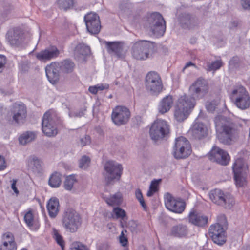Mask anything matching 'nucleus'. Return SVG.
I'll list each match as a JSON object with an SVG mask.
<instances>
[{
  "mask_svg": "<svg viewBox=\"0 0 250 250\" xmlns=\"http://www.w3.org/2000/svg\"><path fill=\"white\" fill-rule=\"evenodd\" d=\"M154 43L147 40H140L134 43L132 47V55L137 60H146L149 58L153 51Z\"/></svg>",
  "mask_w": 250,
  "mask_h": 250,
  "instance_id": "obj_7",
  "label": "nucleus"
},
{
  "mask_svg": "<svg viewBox=\"0 0 250 250\" xmlns=\"http://www.w3.org/2000/svg\"><path fill=\"white\" fill-rule=\"evenodd\" d=\"M135 196L138 200L142 199L143 198L142 193L140 189H137L135 192Z\"/></svg>",
  "mask_w": 250,
  "mask_h": 250,
  "instance_id": "obj_62",
  "label": "nucleus"
},
{
  "mask_svg": "<svg viewBox=\"0 0 250 250\" xmlns=\"http://www.w3.org/2000/svg\"><path fill=\"white\" fill-rule=\"evenodd\" d=\"M6 62V57L4 55H0V73L3 70Z\"/></svg>",
  "mask_w": 250,
  "mask_h": 250,
  "instance_id": "obj_54",
  "label": "nucleus"
},
{
  "mask_svg": "<svg viewBox=\"0 0 250 250\" xmlns=\"http://www.w3.org/2000/svg\"><path fill=\"white\" fill-rule=\"evenodd\" d=\"M235 204L234 197L230 194L226 193L219 206L226 209H231L235 206Z\"/></svg>",
  "mask_w": 250,
  "mask_h": 250,
  "instance_id": "obj_30",
  "label": "nucleus"
},
{
  "mask_svg": "<svg viewBox=\"0 0 250 250\" xmlns=\"http://www.w3.org/2000/svg\"><path fill=\"white\" fill-rule=\"evenodd\" d=\"M60 51L58 48L52 46L36 53V57L41 62H45L58 56Z\"/></svg>",
  "mask_w": 250,
  "mask_h": 250,
  "instance_id": "obj_20",
  "label": "nucleus"
},
{
  "mask_svg": "<svg viewBox=\"0 0 250 250\" xmlns=\"http://www.w3.org/2000/svg\"><path fill=\"white\" fill-rule=\"evenodd\" d=\"M130 116V112L127 107L117 106L113 109L111 119L115 125L121 126L126 124Z\"/></svg>",
  "mask_w": 250,
  "mask_h": 250,
  "instance_id": "obj_12",
  "label": "nucleus"
},
{
  "mask_svg": "<svg viewBox=\"0 0 250 250\" xmlns=\"http://www.w3.org/2000/svg\"><path fill=\"white\" fill-rule=\"evenodd\" d=\"M119 241L121 245L124 247L122 250H128V248L126 247L128 244V240L126 237L125 236L123 231H122L119 236Z\"/></svg>",
  "mask_w": 250,
  "mask_h": 250,
  "instance_id": "obj_48",
  "label": "nucleus"
},
{
  "mask_svg": "<svg viewBox=\"0 0 250 250\" xmlns=\"http://www.w3.org/2000/svg\"><path fill=\"white\" fill-rule=\"evenodd\" d=\"M241 4L244 9H250V0H241Z\"/></svg>",
  "mask_w": 250,
  "mask_h": 250,
  "instance_id": "obj_56",
  "label": "nucleus"
},
{
  "mask_svg": "<svg viewBox=\"0 0 250 250\" xmlns=\"http://www.w3.org/2000/svg\"><path fill=\"white\" fill-rule=\"evenodd\" d=\"M113 212L115 214L117 218H121L123 219L126 216L125 211L119 207H117L114 208Z\"/></svg>",
  "mask_w": 250,
  "mask_h": 250,
  "instance_id": "obj_50",
  "label": "nucleus"
},
{
  "mask_svg": "<svg viewBox=\"0 0 250 250\" xmlns=\"http://www.w3.org/2000/svg\"><path fill=\"white\" fill-rule=\"evenodd\" d=\"M90 53L89 46L83 43L78 44L74 50V57L76 60L80 62L85 61L86 57Z\"/></svg>",
  "mask_w": 250,
  "mask_h": 250,
  "instance_id": "obj_24",
  "label": "nucleus"
},
{
  "mask_svg": "<svg viewBox=\"0 0 250 250\" xmlns=\"http://www.w3.org/2000/svg\"><path fill=\"white\" fill-rule=\"evenodd\" d=\"M60 70L63 73H69L73 71L75 64L70 60H65L60 64Z\"/></svg>",
  "mask_w": 250,
  "mask_h": 250,
  "instance_id": "obj_33",
  "label": "nucleus"
},
{
  "mask_svg": "<svg viewBox=\"0 0 250 250\" xmlns=\"http://www.w3.org/2000/svg\"><path fill=\"white\" fill-rule=\"evenodd\" d=\"M228 223L227 220H219L218 223L210 226L209 234L214 243L218 245H223L226 242Z\"/></svg>",
  "mask_w": 250,
  "mask_h": 250,
  "instance_id": "obj_5",
  "label": "nucleus"
},
{
  "mask_svg": "<svg viewBox=\"0 0 250 250\" xmlns=\"http://www.w3.org/2000/svg\"><path fill=\"white\" fill-rule=\"evenodd\" d=\"M27 225L33 229H37L39 228V224L37 220H23Z\"/></svg>",
  "mask_w": 250,
  "mask_h": 250,
  "instance_id": "obj_46",
  "label": "nucleus"
},
{
  "mask_svg": "<svg viewBox=\"0 0 250 250\" xmlns=\"http://www.w3.org/2000/svg\"><path fill=\"white\" fill-rule=\"evenodd\" d=\"M240 63V59L238 57H233L229 62V69H233L237 68Z\"/></svg>",
  "mask_w": 250,
  "mask_h": 250,
  "instance_id": "obj_47",
  "label": "nucleus"
},
{
  "mask_svg": "<svg viewBox=\"0 0 250 250\" xmlns=\"http://www.w3.org/2000/svg\"><path fill=\"white\" fill-rule=\"evenodd\" d=\"M206 106L208 111L211 112L215 110L216 104L215 102H208L207 103Z\"/></svg>",
  "mask_w": 250,
  "mask_h": 250,
  "instance_id": "obj_53",
  "label": "nucleus"
},
{
  "mask_svg": "<svg viewBox=\"0 0 250 250\" xmlns=\"http://www.w3.org/2000/svg\"><path fill=\"white\" fill-rule=\"evenodd\" d=\"M60 64L54 62L48 65L45 68L46 76L52 84L56 83L59 80Z\"/></svg>",
  "mask_w": 250,
  "mask_h": 250,
  "instance_id": "obj_22",
  "label": "nucleus"
},
{
  "mask_svg": "<svg viewBox=\"0 0 250 250\" xmlns=\"http://www.w3.org/2000/svg\"><path fill=\"white\" fill-rule=\"evenodd\" d=\"M188 217L189 219H208V217L204 216L201 213L194 209L190 212Z\"/></svg>",
  "mask_w": 250,
  "mask_h": 250,
  "instance_id": "obj_44",
  "label": "nucleus"
},
{
  "mask_svg": "<svg viewBox=\"0 0 250 250\" xmlns=\"http://www.w3.org/2000/svg\"><path fill=\"white\" fill-rule=\"evenodd\" d=\"M62 224L67 230L74 232L77 230L81 222L79 220H63Z\"/></svg>",
  "mask_w": 250,
  "mask_h": 250,
  "instance_id": "obj_32",
  "label": "nucleus"
},
{
  "mask_svg": "<svg viewBox=\"0 0 250 250\" xmlns=\"http://www.w3.org/2000/svg\"><path fill=\"white\" fill-rule=\"evenodd\" d=\"M192 224L200 227L206 226L208 224V220H189Z\"/></svg>",
  "mask_w": 250,
  "mask_h": 250,
  "instance_id": "obj_51",
  "label": "nucleus"
},
{
  "mask_svg": "<svg viewBox=\"0 0 250 250\" xmlns=\"http://www.w3.org/2000/svg\"><path fill=\"white\" fill-rule=\"evenodd\" d=\"M36 134L33 131H26L22 133L19 138V141L20 144L26 145L34 140L36 138Z\"/></svg>",
  "mask_w": 250,
  "mask_h": 250,
  "instance_id": "obj_31",
  "label": "nucleus"
},
{
  "mask_svg": "<svg viewBox=\"0 0 250 250\" xmlns=\"http://www.w3.org/2000/svg\"><path fill=\"white\" fill-rule=\"evenodd\" d=\"M152 185H150L149 189L147 192L146 195L148 197L152 196L153 195V194L155 192V189H152Z\"/></svg>",
  "mask_w": 250,
  "mask_h": 250,
  "instance_id": "obj_63",
  "label": "nucleus"
},
{
  "mask_svg": "<svg viewBox=\"0 0 250 250\" xmlns=\"http://www.w3.org/2000/svg\"><path fill=\"white\" fill-rule=\"evenodd\" d=\"M146 87L152 95H157L163 89V84L159 74L155 71L149 72L146 77Z\"/></svg>",
  "mask_w": 250,
  "mask_h": 250,
  "instance_id": "obj_10",
  "label": "nucleus"
},
{
  "mask_svg": "<svg viewBox=\"0 0 250 250\" xmlns=\"http://www.w3.org/2000/svg\"><path fill=\"white\" fill-rule=\"evenodd\" d=\"M230 98L235 105L241 110L247 109L250 106V96L243 86L234 89L231 92Z\"/></svg>",
  "mask_w": 250,
  "mask_h": 250,
  "instance_id": "obj_8",
  "label": "nucleus"
},
{
  "mask_svg": "<svg viewBox=\"0 0 250 250\" xmlns=\"http://www.w3.org/2000/svg\"><path fill=\"white\" fill-rule=\"evenodd\" d=\"M132 8V4L128 0H122L119 3V9L122 13H128Z\"/></svg>",
  "mask_w": 250,
  "mask_h": 250,
  "instance_id": "obj_39",
  "label": "nucleus"
},
{
  "mask_svg": "<svg viewBox=\"0 0 250 250\" xmlns=\"http://www.w3.org/2000/svg\"><path fill=\"white\" fill-rule=\"evenodd\" d=\"M24 219H33V215L31 210H29L24 214Z\"/></svg>",
  "mask_w": 250,
  "mask_h": 250,
  "instance_id": "obj_61",
  "label": "nucleus"
},
{
  "mask_svg": "<svg viewBox=\"0 0 250 250\" xmlns=\"http://www.w3.org/2000/svg\"><path fill=\"white\" fill-rule=\"evenodd\" d=\"M59 202L56 197H52L48 201L47 208L51 218H55L59 212Z\"/></svg>",
  "mask_w": 250,
  "mask_h": 250,
  "instance_id": "obj_27",
  "label": "nucleus"
},
{
  "mask_svg": "<svg viewBox=\"0 0 250 250\" xmlns=\"http://www.w3.org/2000/svg\"><path fill=\"white\" fill-rule=\"evenodd\" d=\"M188 233L187 227L182 225L173 226L171 230V235L178 238L187 237Z\"/></svg>",
  "mask_w": 250,
  "mask_h": 250,
  "instance_id": "obj_28",
  "label": "nucleus"
},
{
  "mask_svg": "<svg viewBox=\"0 0 250 250\" xmlns=\"http://www.w3.org/2000/svg\"><path fill=\"white\" fill-rule=\"evenodd\" d=\"M173 103L172 96L168 95L164 97L160 102L158 106L159 112L163 114L168 112Z\"/></svg>",
  "mask_w": 250,
  "mask_h": 250,
  "instance_id": "obj_26",
  "label": "nucleus"
},
{
  "mask_svg": "<svg viewBox=\"0 0 250 250\" xmlns=\"http://www.w3.org/2000/svg\"><path fill=\"white\" fill-rule=\"evenodd\" d=\"M28 165L35 173H40L42 170V162L35 155L30 156L28 159Z\"/></svg>",
  "mask_w": 250,
  "mask_h": 250,
  "instance_id": "obj_25",
  "label": "nucleus"
},
{
  "mask_svg": "<svg viewBox=\"0 0 250 250\" xmlns=\"http://www.w3.org/2000/svg\"><path fill=\"white\" fill-rule=\"evenodd\" d=\"M91 143L90 137L88 135H85L80 139V144L82 146L90 144Z\"/></svg>",
  "mask_w": 250,
  "mask_h": 250,
  "instance_id": "obj_52",
  "label": "nucleus"
},
{
  "mask_svg": "<svg viewBox=\"0 0 250 250\" xmlns=\"http://www.w3.org/2000/svg\"><path fill=\"white\" fill-rule=\"evenodd\" d=\"M13 120L18 124H23L26 118L27 110L24 104L15 103L11 109Z\"/></svg>",
  "mask_w": 250,
  "mask_h": 250,
  "instance_id": "obj_17",
  "label": "nucleus"
},
{
  "mask_svg": "<svg viewBox=\"0 0 250 250\" xmlns=\"http://www.w3.org/2000/svg\"><path fill=\"white\" fill-rule=\"evenodd\" d=\"M97 90H103L104 89H107L109 88L108 84H97L96 85Z\"/></svg>",
  "mask_w": 250,
  "mask_h": 250,
  "instance_id": "obj_60",
  "label": "nucleus"
},
{
  "mask_svg": "<svg viewBox=\"0 0 250 250\" xmlns=\"http://www.w3.org/2000/svg\"><path fill=\"white\" fill-rule=\"evenodd\" d=\"M77 180L73 175H69L66 177L64 182V188L66 190L70 191L72 189L73 185Z\"/></svg>",
  "mask_w": 250,
  "mask_h": 250,
  "instance_id": "obj_37",
  "label": "nucleus"
},
{
  "mask_svg": "<svg viewBox=\"0 0 250 250\" xmlns=\"http://www.w3.org/2000/svg\"><path fill=\"white\" fill-rule=\"evenodd\" d=\"M125 224L130 228L131 230H134L137 227V223L134 220H129L128 222H125Z\"/></svg>",
  "mask_w": 250,
  "mask_h": 250,
  "instance_id": "obj_55",
  "label": "nucleus"
},
{
  "mask_svg": "<svg viewBox=\"0 0 250 250\" xmlns=\"http://www.w3.org/2000/svg\"><path fill=\"white\" fill-rule=\"evenodd\" d=\"M6 39L12 46H18L23 42V33L19 28L10 29L6 34Z\"/></svg>",
  "mask_w": 250,
  "mask_h": 250,
  "instance_id": "obj_18",
  "label": "nucleus"
},
{
  "mask_svg": "<svg viewBox=\"0 0 250 250\" xmlns=\"http://www.w3.org/2000/svg\"><path fill=\"white\" fill-rule=\"evenodd\" d=\"M169 132V126L163 120H157L152 125L149 130L152 140L156 141L162 139Z\"/></svg>",
  "mask_w": 250,
  "mask_h": 250,
  "instance_id": "obj_11",
  "label": "nucleus"
},
{
  "mask_svg": "<svg viewBox=\"0 0 250 250\" xmlns=\"http://www.w3.org/2000/svg\"><path fill=\"white\" fill-rule=\"evenodd\" d=\"M71 250H89L84 245L79 242H73L71 245Z\"/></svg>",
  "mask_w": 250,
  "mask_h": 250,
  "instance_id": "obj_45",
  "label": "nucleus"
},
{
  "mask_svg": "<svg viewBox=\"0 0 250 250\" xmlns=\"http://www.w3.org/2000/svg\"><path fill=\"white\" fill-rule=\"evenodd\" d=\"M17 182V179H13L12 183L11 184V188L13 190L15 193L16 194L19 193V191L16 187V184Z\"/></svg>",
  "mask_w": 250,
  "mask_h": 250,
  "instance_id": "obj_59",
  "label": "nucleus"
},
{
  "mask_svg": "<svg viewBox=\"0 0 250 250\" xmlns=\"http://www.w3.org/2000/svg\"><path fill=\"white\" fill-rule=\"evenodd\" d=\"M90 162V159L89 157L84 155L79 161V167L85 169L89 166Z\"/></svg>",
  "mask_w": 250,
  "mask_h": 250,
  "instance_id": "obj_43",
  "label": "nucleus"
},
{
  "mask_svg": "<svg viewBox=\"0 0 250 250\" xmlns=\"http://www.w3.org/2000/svg\"><path fill=\"white\" fill-rule=\"evenodd\" d=\"M79 214L73 209L69 208L64 213V219H75L79 218Z\"/></svg>",
  "mask_w": 250,
  "mask_h": 250,
  "instance_id": "obj_40",
  "label": "nucleus"
},
{
  "mask_svg": "<svg viewBox=\"0 0 250 250\" xmlns=\"http://www.w3.org/2000/svg\"><path fill=\"white\" fill-rule=\"evenodd\" d=\"M225 194L221 189L216 188L210 191L209 196L213 203L219 206Z\"/></svg>",
  "mask_w": 250,
  "mask_h": 250,
  "instance_id": "obj_29",
  "label": "nucleus"
},
{
  "mask_svg": "<svg viewBox=\"0 0 250 250\" xmlns=\"http://www.w3.org/2000/svg\"><path fill=\"white\" fill-rule=\"evenodd\" d=\"M6 167L5 160L4 157L0 155V170L4 169Z\"/></svg>",
  "mask_w": 250,
  "mask_h": 250,
  "instance_id": "obj_58",
  "label": "nucleus"
},
{
  "mask_svg": "<svg viewBox=\"0 0 250 250\" xmlns=\"http://www.w3.org/2000/svg\"><path fill=\"white\" fill-rule=\"evenodd\" d=\"M59 118L55 112L49 110L43 115L42 123L43 133L47 136L54 137L58 134L57 125Z\"/></svg>",
  "mask_w": 250,
  "mask_h": 250,
  "instance_id": "obj_6",
  "label": "nucleus"
},
{
  "mask_svg": "<svg viewBox=\"0 0 250 250\" xmlns=\"http://www.w3.org/2000/svg\"><path fill=\"white\" fill-rule=\"evenodd\" d=\"M53 238L57 244L61 247L62 250H64V242L62 236L55 229H53Z\"/></svg>",
  "mask_w": 250,
  "mask_h": 250,
  "instance_id": "obj_41",
  "label": "nucleus"
},
{
  "mask_svg": "<svg viewBox=\"0 0 250 250\" xmlns=\"http://www.w3.org/2000/svg\"><path fill=\"white\" fill-rule=\"evenodd\" d=\"M85 109H81L79 111L76 112L72 114H69L70 117H81L84 115V111Z\"/></svg>",
  "mask_w": 250,
  "mask_h": 250,
  "instance_id": "obj_57",
  "label": "nucleus"
},
{
  "mask_svg": "<svg viewBox=\"0 0 250 250\" xmlns=\"http://www.w3.org/2000/svg\"><path fill=\"white\" fill-rule=\"evenodd\" d=\"M191 146L188 140L183 136L176 138L173 148V155L175 159H185L191 154Z\"/></svg>",
  "mask_w": 250,
  "mask_h": 250,
  "instance_id": "obj_9",
  "label": "nucleus"
},
{
  "mask_svg": "<svg viewBox=\"0 0 250 250\" xmlns=\"http://www.w3.org/2000/svg\"><path fill=\"white\" fill-rule=\"evenodd\" d=\"M208 91V86L206 81L198 79L194 82L189 88L190 96L185 94L179 98L175 107V119L181 122L187 119L190 110L194 108L196 100L204 97Z\"/></svg>",
  "mask_w": 250,
  "mask_h": 250,
  "instance_id": "obj_1",
  "label": "nucleus"
},
{
  "mask_svg": "<svg viewBox=\"0 0 250 250\" xmlns=\"http://www.w3.org/2000/svg\"><path fill=\"white\" fill-rule=\"evenodd\" d=\"M99 250H110L109 246L107 244H103L102 245L99 249Z\"/></svg>",
  "mask_w": 250,
  "mask_h": 250,
  "instance_id": "obj_64",
  "label": "nucleus"
},
{
  "mask_svg": "<svg viewBox=\"0 0 250 250\" xmlns=\"http://www.w3.org/2000/svg\"><path fill=\"white\" fill-rule=\"evenodd\" d=\"M84 21L87 31L91 34H97L101 28L99 16L95 13L90 12L85 15Z\"/></svg>",
  "mask_w": 250,
  "mask_h": 250,
  "instance_id": "obj_14",
  "label": "nucleus"
},
{
  "mask_svg": "<svg viewBox=\"0 0 250 250\" xmlns=\"http://www.w3.org/2000/svg\"><path fill=\"white\" fill-rule=\"evenodd\" d=\"M103 43L105 44L107 52L111 54L116 56L118 58H123L125 55L124 51L123 44L118 42L104 41Z\"/></svg>",
  "mask_w": 250,
  "mask_h": 250,
  "instance_id": "obj_19",
  "label": "nucleus"
},
{
  "mask_svg": "<svg viewBox=\"0 0 250 250\" xmlns=\"http://www.w3.org/2000/svg\"><path fill=\"white\" fill-rule=\"evenodd\" d=\"M3 239L4 240L3 243L4 246H8V244L10 243V248L9 250H13L15 248V242L12 233L8 232L3 234Z\"/></svg>",
  "mask_w": 250,
  "mask_h": 250,
  "instance_id": "obj_35",
  "label": "nucleus"
},
{
  "mask_svg": "<svg viewBox=\"0 0 250 250\" xmlns=\"http://www.w3.org/2000/svg\"><path fill=\"white\" fill-rule=\"evenodd\" d=\"M122 171L121 165L112 161L106 162L104 165V170L102 173L105 185H113L116 181H119Z\"/></svg>",
  "mask_w": 250,
  "mask_h": 250,
  "instance_id": "obj_3",
  "label": "nucleus"
},
{
  "mask_svg": "<svg viewBox=\"0 0 250 250\" xmlns=\"http://www.w3.org/2000/svg\"><path fill=\"white\" fill-rule=\"evenodd\" d=\"M19 65V69L22 73H26L30 68V63L28 61L21 62Z\"/></svg>",
  "mask_w": 250,
  "mask_h": 250,
  "instance_id": "obj_49",
  "label": "nucleus"
},
{
  "mask_svg": "<svg viewBox=\"0 0 250 250\" xmlns=\"http://www.w3.org/2000/svg\"><path fill=\"white\" fill-rule=\"evenodd\" d=\"M208 156L210 161L222 166L227 165L230 160L228 152L216 146L212 147Z\"/></svg>",
  "mask_w": 250,
  "mask_h": 250,
  "instance_id": "obj_13",
  "label": "nucleus"
},
{
  "mask_svg": "<svg viewBox=\"0 0 250 250\" xmlns=\"http://www.w3.org/2000/svg\"><path fill=\"white\" fill-rule=\"evenodd\" d=\"M105 201L108 205L111 206L119 205L122 202V194L120 192L116 193L110 198H107Z\"/></svg>",
  "mask_w": 250,
  "mask_h": 250,
  "instance_id": "obj_36",
  "label": "nucleus"
},
{
  "mask_svg": "<svg viewBox=\"0 0 250 250\" xmlns=\"http://www.w3.org/2000/svg\"><path fill=\"white\" fill-rule=\"evenodd\" d=\"M244 166V164L241 159L236 160L233 164L234 177L237 186L242 187L246 182Z\"/></svg>",
  "mask_w": 250,
  "mask_h": 250,
  "instance_id": "obj_16",
  "label": "nucleus"
},
{
  "mask_svg": "<svg viewBox=\"0 0 250 250\" xmlns=\"http://www.w3.org/2000/svg\"><path fill=\"white\" fill-rule=\"evenodd\" d=\"M164 199L165 206L168 210L176 213H181L184 210L186 204L182 200L175 199L169 193L165 195Z\"/></svg>",
  "mask_w": 250,
  "mask_h": 250,
  "instance_id": "obj_15",
  "label": "nucleus"
},
{
  "mask_svg": "<svg viewBox=\"0 0 250 250\" xmlns=\"http://www.w3.org/2000/svg\"><path fill=\"white\" fill-rule=\"evenodd\" d=\"M215 122L217 138L220 143L230 145L238 141L240 132L233 123L227 121L224 117L216 118Z\"/></svg>",
  "mask_w": 250,
  "mask_h": 250,
  "instance_id": "obj_2",
  "label": "nucleus"
},
{
  "mask_svg": "<svg viewBox=\"0 0 250 250\" xmlns=\"http://www.w3.org/2000/svg\"><path fill=\"white\" fill-rule=\"evenodd\" d=\"M223 65V62L221 60H216L212 62L211 63H208V71H215L219 69Z\"/></svg>",
  "mask_w": 250,
  "mask_h": 250,
  "instance_id": "obj_42",
  "label": "nucleus"
},
{
  "mask_svg": "<svg viewBox=\"0 0 250 250\" xmlns=\"http://www.w3.org/2000/svg\"><path fill=\"white\" fill-rule=\"evenodd\" d=\"M146 25L156 37L163 36L166 31V21L162 15L158 12L148 15Z\"/></svg>",
  "mask_w": 250,
  "mask_h": 250,
  "instance_id": "obj_4",
  "label": "nucleus"
},
{
  "mask_svg": "<svg viewBox=\"0 0 250 250\" xmlns=\"http://www.w3.org/2000/svg\"><path fill=\"white\" fill-rule=\"evenodd\" d=\"M61 175L58 172H55L50 176L48 183L52 188H58L61 184Z\"/></svg>",
  "mask_w": 250,
  "mask_h": 250,
  "instance_id": "obj_34",
  "label": "nucleus"
},
{
  "mask_svg": "<svg viewBox=\"0 0 250 250\" xmlns=\"http://www.w3.org/2000/svg\"><path fill=\"white\" fill-rule=\"evenodd\" d=\"M179 21L181 27L184 29H191L199 24L197 18L189 13H182L179 17Z\"/></svg>",
  "mask_w": 250,
  "mask_h": 250,
  "instance_id": "obj_21",
  "label": "nucleus"
},
{
  "mask_svg": "<svg viewBox=\"0 0 250 250\" xmlns=\"http://www.w3.org/2000/svg\"><path fill=\"white\" fill-rule=\"evenodd\" d=\"M59 7L65 11L70 9L73 5V0H57Z\"/></svg>",
  "mask_w": 250,
  "mask_h": 250,
  "instance_id": "obj_38",
  "label": "nucleus"
},
{
  "mask_svg": "<svg viewBox=\"0 0 250 250\" xmlns=\"http://www.w3.org/2000/svg\"><path fill=\"white\" fill-rule=\"evenodd\" d=\"M208 129L202 123L196 122L190 131L192 137L194 139L201 140L207 135Z\"/></svg>",
  "mask_w": 250,
  "mask_h": 250,
  "instance_id": "obj_23",
  "label": "nucleus"
}]
</instances>
